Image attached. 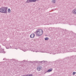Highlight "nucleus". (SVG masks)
<instances>
[{"instance_id": "obj_1", "label": "nucleus", "mask_w": 76, "mask_h": 76, "mask_svg": "<svg viewBox=\"0 0 76 76\" xmlns=\"http://www.w3.org/2000/svg\"><path fill=\"white\" fill-rule=\"evenodd\" d=\"M8 8L6 7H4L0 8V12L3 13H7Z\"/></svg>"}, {"instance_id": "obj_2", "label": "nucleus", "mask_w": 76, "mask_h": 76, "mask_svg": "<svg viewBox=\"0 0 76 76\" xmlns=\"http://www.w3.org/2000/svg\"><path fill=\"white\" fill-rule=\"evenodd\" d=\"M43 33V31L41 29H39L37 30L36 32V34L37 36H40L42 35Z\"/></svg>"}, {"instance_id": "obj_3", "label": "nucleus", "mask_w": 76, "mask_h": 76, "mask_svg": "<svg viewBox=\"0 0 76 76\" xmlns=\"http://www.w3.org/2000/svg\"><path fill=\"white\" fill-rule=\"evenodd\" d=\"M30 51H32L33 52H36V53H37L38 52L40 53H47L45 50V49H42L41 50H40L39 51H36L35 50H30Z\"/></svg>"}, {"instance_id": "obj_4", "label": "nucleus", "mask_w": 76, "mask_h": 76, "mask_svg": "<svg viewBox=\"0 0 76 76\" xmlns=\"http://www.w3.org/2000/svg\"><path fill=\"white\" fill-rule=\"evenodd\" d=\"M2 45L4 46H6V48L7 49H9V46L7 45V42H3V43H2Z\"/></svg>"}, {"instance_id": "obj_5", "label": "nucleus", "mask_w": 76, "mask_h": 76, "mask_svg": "<svg viewBox=\"0 0 76 76\" xmlns=\"http://www.w3.org/2000/svg\"><path fill=\"white\" fill-rule=\"evenodd\" d=\"M0 53H6L5 51L1 48V46H0Z\"/></svg>"}, {"instance_id": "obj_6", "label": "nucleus", "mask_w": 76, "mask_h": 76, "mask_svg": "<svg viewBox=\"0 0 76 76\" xmlns=\"http://www.w3.org/2000/svg\"><path fill=\"white\" fill-rule=\"evenodd\" d=\"M41 69H42V67L40 66H39L37 67V71H40V70H41Z\"/></svg>"}, {"instance_id": "obj_7", "label": "nucleus", "mask_w": 76, "mask_h": 76, "mask_svg": "<svg viewBox=\"0 0 76 76\" xmlns=\"http://www.w3.org/2000/svg\"><path fill=\"white\" fill-rule=\"evenodd\" d=\"M53 71V69L51 68L49 69L47 71L45 72L44 73V74H45L46 73H50V72H52Z\"/></svg>"}, {"instance_id": "obj_8", "label": "nucleus", "mask_w": 76, "mask_h": 76, "mask_svg": "<svg viewBox=\"0 0 76 76\" xmlns=\"http://www.w3.org/2000/svg\"><path fill=\"white\" fill-rule=\"evenodd\" d=\"M72 13L73 14L76 15V9H74L72 11Z\"/></svg>"}, {"instance_id": "obj_9", "label": "nucleus", "mask_w": 76, "mask_h": 76, "mask_svg": "<svg viewBox=\"0 0 76 76\" xmlns=\"http://www.w3.org/2000/svg\"><path fill=\"white\" fill-rule=\"evenodd\" d=\"M35 37V34H31L30 36V37L31 38H34Z\"/></svg>"}, {"instance_id": "obj_10", "label": "nucleus", "mask_w": 76, "mask_h": 76, "mask_svg": "<svg viewBox=\"0 0 76 76\" xmlns=\"http://www.w3.org/2000/svg\"><path fill=\"white\" fill-rule=\"evenodd\" d=\"M63 53H67V50H66V49H65L63 50Z\"/></svg>"}, {"instance_id": "obj_11", "label": "nucleus", "mask_w": 76, "mask_h": 76, "mask_svg": "<svg viewBox=\"0 0 76 76\" xmlns=\"http://www.w3.org/2000/svg\"><path fill=\"white\" fill-rule=\"evenodd\" d=\"M20 50H21L22 51H23L25 52L26 51V48H24V49H20Z\"/></svg>"}, {"instance_id": "obj_12", "label": "nucleus", "mask_w": 76, "mask_h": 76, "mask_svg": "<svg viewBox=\"0 0 76 76\" xmlns=\"http://www.w3.org/2000/svg\"><path fill=\"white\" fill-rule=\"evenodd\" d=\"M30 2H32L31 0H27L26 2L27 3H30Z\"/></svg>"}, {"instance_id": "obj_13", "label": "nucleus", "mask_w": 76, "mask_h": 76, "mask_svg": "<svg viewBox=\"0 0 76 76\" xmlns=\"http://www.w3.org/2000/svg\"><path fill=\"white\" fill-rule=\"evenodd\" d=\"M8 12L9 13H10L11 12V10L9 8L8 10Z\"/></svg>"}, {"instance_id": "obj_14", "label": "nucleus", "mask_w": 76, "mask_h": 76, "mask_svg": "<svg viewBox=\"0 0 76 76\" xmlns=\"http://www.w3.org/2000/svg\"><path fill=\"white\" fill-rule=\"evenodd\" d=\"M31 2H36L37 1V0H31ZM38 1V0H37Z\"/></svg>"}, {"instance_id": "obj_15", "label": "nucleus", "mask_w": 76, "mask_h": 76, "mask_svg": "<svg viewBox=\"0 0 76 76\" xmlns=\"http://www.w3.org/2000/svg\"><path fill=\"white\" fill-rule=\"evenodd\" d=\"M49 39V38H48V37H46L45 38V41H47V40H48V39Z\"/></svg>"}, {"instance_id": "obj_16", "label": "nucleus", "mask_w": 76, "mask_h": 76, "mask_svg": "<svg viewBox=\"0 0 76 76\" xmlns=\"http://www.w3.org/2000/svg\"><path fill=\"white\" fill-rule=\"evenodd\" d=\"M52 1V3H55L56 2V0H53Z\"/></svg>"}, {"instance_id": "obj_17", "label": "nucleus", "mask_w": 76, "mask_h": 76, "mask_svg": "<svg viewBox=\"0 0 76 76\" xmlns=\"http://www.w3.org/2000/svg\"><path fill=\"white\" fill-rule=\"evenodd\" d=\"M76 73V72H73L72 73L73 75H75Z\"/></svg>"}, {"instance_id": "obj_18", "label": "nucleus", "mask_w": 76, "mask_h": 76, "mask_svg": "<svg viewBox=\"0 0 76 76\" xmlns=\"http://www.w3.org/2000/svg\"><path fill=\"white\" fill-rule=\"evenodd\" d=\"M28 76H34L32 74L28 75Z\"/></svg>"}, {"instance_id": "obj_19", "label": "nucleus", "mask_w": 76, "mask_h": 76, "mask_svg": "<svg viewBox=\"0 0 76 76\" xmlns=\"http://www.w3.org/2000/svg\"><path fill=\"white\" fill-rule=\"evenodd\" d=\"M45 62V61H40V63H42V62H43V63H44V62Z\"/></svg>"}, {"instance_id": "obj_20", "label": "nucleus", "mask_w": 76, "mask_h": 76, "mask_svg": "<svg viewBox=\"0 0 76 76\" xmlns=\"http://www.w3.org/2000/svg\"><path fill=\"white\" fill-rule=\"evenodd\" d=\"M56 51H55V53H52V54H56Z\"/></svg>"}, {"instance_id": "obj_21", "label": "nucleus", "mask_w": 76, "mask_h": 76, "mask_svg": "<svg viewBox=\"0 0 76 76\" xmlns=\"http://www.w3.org/2000/svg\"><path fill=\"white\" fill-rule=\"evenodd\" d=\"M25 61L24 60L23 61H22V62L23 63H24V62H25Z\"/></svg>"}, {"instance_id": "obj_22", "label": "nucleus", "mask_w": 76, "mask_h": 76, "mask_svg": "<svg viewBox=\"0 0 76 76\" xmlns=\"http://www.w3.org/2000/svg\"><path fill=\"white\" fill-rule=\"evenodd\" d=\"M6 60V58H4L3 60Z\"/></svg>"}, {"instance_id": "obj_23", "label": "nucleus", "mask_w": 76, "mask_h": 76, "mask_svg": "<svg viewBox=\"0 0 76 76\" xmlns=\"http://www.w3.org/2000/svg\"><path fill=\"white\" fill-rule=\"evenodd\" d=\"M15 49H16V50H17L18 49V48H15Z\"/></svg>"}, {"instance_id": "obj_24", "label": "nucleus", "mask_w": 76, "mask_h": 76, "mask_svg": "<svg viewBox=\"0 0 76 76\" xmlns=\"http://www.w3.org/2000/svg\"><path fill=\"white\" fill-rule=\"evenodd\" d=\"M70 25H73L72 24H71Z\"/></svg>"}, {"instance_id": "obj_25", "label": "nucleus", "mask_w": 76, "mask_h": 76, "mask_svg": "<svg viewBox=\"0 0 76 76\" xmlns=\"http://www.w3.org/2000/svg\"><path fill=\"white\" fill-rule=\"evenodd\" d=\"M50 53V54H51V53Z\"/></svg>"}]
</instances>
